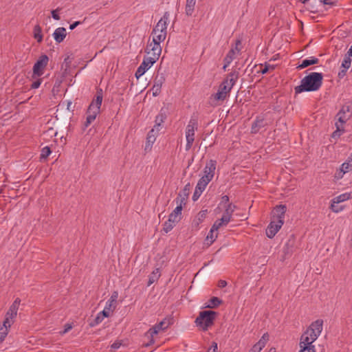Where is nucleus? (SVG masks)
Listing matches in <instances>:
<instances>
[{"label": "nucleus", "instance_id": "nucleus-16", "mask_svg": "<svg viewBox=\"0 0 352 352\" xmlns=\"http://www.w3.org/2000/svg\"><path fill=\"white\" fill-rule=\"evenodd\" d=\"M102 102V90L101 89L97 90L95 98L92 100L89 104L88 109L90 111L95 110L100 112V106Z\"/></svg>", "mask_w": 352, "mask_h": 352}, {"label": "nucleus", "instance_id": "nucleus-17", "mask_svg": "<svg viewBox=\"0 0 352 352\" xmlns=\"http://www.w3.org/2000/svg\"><path fill=\"white\" fill-rule=\"evenodd\" d=\"M184 199H181L179 204H177V207L173 210V211L169 214L168 218L171 220V221H175L177 223L182 219V203Z\"/></svg>", "mask_w": 352, "mask_h": 352}, {"label": "nucleus", "instance_id": "nucleus-11", "mask_svg": "<svg viewBox=\"0 0 352 352\" xmlns=\"http://www.w3.org/2000/svg\"><path fill=\"white\" fill-rule=\"evenodd\" d=\"M283 225V221L281 220H272L268 225L266 229V235L268 238L272 239L276 234L279 231Z\"/></svg>", "mask_w": 352, "mask_h": 352}, {"label": "nucleus", "instance_id": "nucleus-39", "mask_svg": "<svg viewBox=\"0 0 352 352\" xmlns=\"http://www.w3.org/2000/svg\"><path fill=\"white\" fill-rule=\"evenodd\" d=\"M8 324H6L5 326L3 324L0 327V343L3 342L6 337V336L8 333Z\"/></svg>", "mask_w": 352, "mask_h": 352}, {"label": "nucleus", "instance_id": "nucleus-63", "mask_svg": "<svg viewBox=\"0 0 352 352\" xmlns=\"http://www.w3.org/2000/svg\"><path fill=\"white\" fill-rule=\"evenodd\" d=\"M346 161L351 164H352V153L351 155L348 157Z\"/></svg>", "mask_w": 352, "mask_h": 352}, {"label": "nucleus", "instance_id": "nucleus-53", "mask_svg": "<svg viewBox=\"0 0 352 352\" xmlns=\"http://www.w3.org/2000/svg\"><path fill=\"white\" fill-rule=\"evenodd\" d=\"M336 198L340 199V198H352V192H346L342 195H340L337 196Z\"/></svg>", "mask_w": 352, "mask_h": 352}, {"label": "nucleus", "instance_id": "nucleus-35", "mask_svg": "<svg viewBox=\"0 0 352 352\" xmlns=\"http://www.w3.org/2000/svg\"><path fill=\"white\" fill-rule=\"evenodd\" d=\"M160 270L158 268H157L155 270H154L152 272L151 275L149 276L147 285L150 286L153 283L157 281L158 280V278H160Z\"/></svg>", "mask_w": 352, "mask_h": 352}, {"label": "nucleus", "instance_id": "nucleus-58", "mask_svg": "<svg viewBox=\"0 0 352 352\" xmlns=\"http://www.w3.org/2000/svg\"><path fill=\"white\" fill-rule=\"evenodd\" d=\"M80 23H81L80 21H75L74 23H73L72 24L70 25L69 29L73 30L74 29H75Z\"/></svg>", "mask_w": 352, "mask_h": 352}, {"label": "nucleus", "instance_id": "nucleus-44", "mask_svg": "<svg viewBox=\"0 0 352 352\" xmlns=\"http://www.w3.org/2000/svg\"><path fill=\"white\" fill-rule=\"evenodd\" d=\"M190 190V185L189 184H188L185 186L184 188L183 189L182 193L179 194V196L181 197L182 196L188 197L189 195Z\"/></svg>", "mask_w": 352, "mask_h": 352}, {"label": "nucleus", "instance_id": "nucleus-56", "mask_svg": "<svg viewBox=\"0 0 352 352\" xmlns=\"http://www.w3.org/2000/svg\"><path fill=\"white\" fill-rule=\"evenodd\" d=\"M226 285H227V282L224 280H220L218 282V287L220 288H223V287H226Z\"/></svg>", "mask_w": 352, "mask_h": 352}, {"label": "nucleus", "instance_id": "nucleus-8", "mask_svg": "<svg viewBox=\"0 0 352 352\" xmlns=\"http://www.w3.org/2000/svg\"><path fill=\"white\" fill-rule=\"evenodd\" d=\"M49 58L47 55H41L33 66L32 78H38L44 74V70L47 65Z\"/></svg>", "mask_w": 352, "mask_h": 352}, {"label": "nucleus", "instance_id": "nucleus-46", "mask_svg": "<svg viewBox=\"0 0 352 352\" xmlns=\"http://www.w3.org/2000/svg\"><path fill=\"white\" fill-rule=\"evenodd\" d=\"M275 68L274 65H265V67L261 70V74H264L268 72L270 70H274Z\"/></svg>", "mask_w": 352, "mask_h": 352}, {"label": "nucleus", "instance_id": "nucleus-50", "mask_svg": "<svg viewBox=\"0 0 352 352\" xmlns=\"http://www.w3.org/2000/svg\"><path fill=\"white\" fill-rule=\"evenodd\" d=\"M320 3L324 5L335 6L337 3V0H320Z\"/></svg>", "mask_w": 352, "mask_h": 352}, {"label": "nucleus", "instance_id": "nucleus-2", "mask_svg": "<svg viewBox=\"0 0 352 352\" xmlns=\"http://www.w3.org/2000/svg\"><path fill=\"white\" fill-rule=\"evenodd\" d=\"M323 75L322 73L312 72L305 76L300 81V85L294 89L296 94L304 91H316L322 84Z\"/></svg>", "mask_w": 352, "mask_h": 352}, {"label": "nucleus", "instance_id": "nucleus-59", "mask_svg": "<svg viewBox=\"0 0 352 352\" xmlns=\"http://www.w3.org/2000/svg\"><path fill=\"white\" fill-rule=\"evenodd\" d=\"M157 132L155 129H152L148 133L147 136H154L156 138Z\"/></svg>", "mask_w": 352, "mask_h": 352}, {"label": "nucleus", "instance_id": "nucleus-64", "mask_svg": "<svg viewBox=\"0 0 352 352\" xmlns=\"http://www.w3.org/2000/svg\"><path fill=\"white\" fill-rule=\"evenodd\" d=\"M268 352H276V350L275 348L272 347V348L270 349Z\"/></svg>", "mask_w": 352, "mask_h": 352}, {"label": "nucleus", "instance_id": "nucleus-1", "mask_svg": "<svg viewBox=\"0 0 352 352\" xmlns=\"http://www.w3.org/2000/svg\"><path fill=\"white\" fill-rule=\"evenodd\" d=\"M323 320L321 319L313 322L300 338L298 352H316L313 343L317 340L322 331Z\"/></svg>", "mask_w": 352, "mask_h": 352}, {"label": "nucleus", "instance_id": "nucleus-4", "mask_svg": "<svg viewBox=\"0 0 352 352\" xmlns=\"http://www.w3.org/2000/svg\"><path fill=\"white\" fill-rule=\"evenodd\" d=\"M230 199H225L219 204L217 210L223 211V215L221 219H218L216 221H219L222 226L228 225L230 221L232 215L236 208V206L230 203Z\"/></svg>", "mask_w": 352, "mask_h": 352}, {"label": "nucleus", "instance_id": "nucleus-9", "mask_svg": "<svg viewBox=\"0 0 352 352\" xmlns=\"http://www.w3.org/2000/svg\"><path fill=\"white\" fill-rule=\"evenodd\" d=\"M146 52L148 55L146 57L149 60L153 61V63H155L159 59L162 52L160 42L153 41V43H151L147 46Z\"/></svg>", "mask_w": 352, "mask_h": 352}, {"label": "nucleus", "instance_id": "nucleus-36", "mask_svg": "<svg viewBox=\"0 0 352 352\" xmlns=\"http://www.w3.org/2000/svg\"><path fill=\"white\" fill-rule=\"evenodd\" d=\"M165 80L164 74L163 73H159L158 72L154 78V84L162 87L165 82Z\"/></svg>", "mask_w": 352, "mask_h": 352}, {"label": "nucleus", "instance_id": "nucleus-22", "mask_svg": "<svg viewBox=\"0 0 352 352\" xmlns=\"http://www.w3.org/2000/svg\"><path fill=\"white\" fill-rule=\"evenodd\" d=\"M267 123L263 118L258 117L252 124L251 133H257L259 130L266 126Z\"/></svg>", "mask_w": 352, "mask_h": 352}, {"label": "nucleus", "instance_id": "nucleus-32", "mask_svg": "<svg viewBox=\"0 0 352 352\" xmlns=\"http://www.w3.org/2000/svg\"><path fill=\"white\" fill-rule=\"evenodd\" d=\"M195 3L196 0H186V4L185 8L186 15L191 16L192 14Z\"/></svg>", "mask_w": 352, "mask_h": 352}, {"label": "nucleus", "instance_id": "nucleus-5", "mask_svg": "<svg viewBox=\"0 0 352 352\" xmlns=\"http://www.w3.org/2000/svg\"><path fill=\"white\" fill-rule=\"evenodd\" d=\"M217 315V313L214 311H201L195 320V323L197 326L201 327L202 330L206 331L213 324Z\"/></svg>", "mask_w": 352, "mask_h": 352}, {"label": "nucleus", "instance_id": "nucleus-26", "mask_svg": "<svg viewBox=\"0 0 352 352\" xmlns=\"http://www.w3.org/2000/svg\"><path fill=\"white\" fill-rule=\"evenodd\" d=\"M319 62V60L318 58H316V57H314V56H311L308 59H305L302 61L301 64H300L298 67H297V69H304V68H306L311 65H315V64H318Z\"/></svg>", "mask_w": 352, "mask_h": 352}, {"label": "nucleus", "instance_id": "nucleus-30", "mask_svg": "<svg viewBox=\"0 0 352 352\" xmlns=\"http://www.w3.org/2000/svg\"><path fill=\"white\" fill-rule=\"evenodd\" d=\"M235 54H236L235 50L231 49L230 50H229L228 53L227 54V55L226 56V57L224 58V60H223V62H224V65L223 67V70L226 71L227 67H228L229 65L234 60Z\"/></svg>", "mask_w": 352, "mask_h": 352}, {"label": "nucleus", "instance_id": "nucleus-15", "mask_svg": "<svg viewBox=\"0 0 352 352\" xmlns=\"http://www.w3.org/2000/svg\"><path fill=\"white\" fill-rule=\"evenodd\" d=\"M287 211V207L285 205H278L274 207L272 210V218L274 220L278 221L281 220L284 222L285 214Z\"/></svg>", "mask_w": 352, "mask_h": 352}, {"label": "nucleus", "instance_id": "nucleus-43", "mask_svg": "<svg viewBox=\"0 0 352 352\" xmlns=\"http://www.w3.org/2000/svg\"><path fill=\"white\" fill-rule=\"evenodd\" d=\"M104 318L103 316L98 314L96 318L94 320V321L90 323V326L94 327L100 324V322H102Z\"/></svg>", "mask_w": 352, "mask_h": 352}, {"label": "nucleus", "instance_id": "nucleus-51", "mask_svg": "<svg viewBox=\"0 0 352 352\" xmlns=\"http://www.w3.org/2000/svg\"><path fill=\"white\" fill-rule=\"evenodd\" d=\"M217 350H218L217 343L213 342L211 347L208 349V351L207 352H218Z\"/></svg>", "mask_w": 352, "mask_h": 352}, {"label": "nucleus", "instance_id": "nucleus-10", "mask_svg": "<svg viewBox=\"0 0 352 352\" xmlns=\"http://www.w3.org/2000/svg\"><path fill=\"white\" fill-rule=\"evenodd\" d=\"M170 324V319L167 320L166 318H164L160 322L156 324L154 327L149 329V330L146 333V336L153 338L155 335L157 334L160 330L166 329Z\"/></svg>", "mask_w": 352, "mask_h": 352}, {"label": "nucleus", "instance_id": "nucleus-42", "mask_svg": "<svg viewBox=\"0 0 352 352\" xmlns=\"http://www.w3.org/2000/svg\"><path fill=\"white\" fill-rule=\"evenodd\" d=\"M51 153L50 147L45 146L41 150V158H47Z\"/></svg>", "mask_w": 352, "mask_h": 352}, {"label": "nucleus", "instance_id": "nucleus-41", "mask_svg": "<svg viewBox=\"0 0 352 352\" xmlns=\"http://www.w3.org/2000/svg\"><path fill=\"white\" fill-rule=\"evenodd\" d=\"M351 65V57L345 55L341 65V68L349 69Z\"/></svg>", "mask_w": 352, "mask_h": 352}, {"label": "nucleus", "instance_id": "nucleus-18", "mask_svg": "<svg viewBox=\"0 0 352 352\" xmlns=\"http://www.w3.org/2000/svg\"><path fill=\"white\" fill-rule=\"evenodd\" d=\"M222 226L219 223V221H214L209 233L206 236V241H209V245H211L217 238L218 234L216 232Z\"/></svg>", "mask_w": 352, "mask_h": 352}, {"label": "nucleus", "instance_id": "nucleus-48", "mask_svg": "<svg viewBox=\"0 0 352 352\" xmlns=\"http://www.w3.org/2000/svg\"><path fill=\"white\" fill-rule=\"evenodd\" d=\"M41 82H42V79L41 78H38L36 79L35 81H34L32 85H31V88L32 89H37L40 87L41 84Z\"/></svg>", "mask_w": 352, "mask_h": 352}, {"label": "nucleus", "instance_id": "nucleus-34", "mask_svg": "<svg viewBox=\"0 0 352 352\" xmlns=\"http://www.w3.org/2000/svg\"><path fill=\"white\" fill-rule=\"evenodd\" d=\"M177 223L175 221H171V220L168 218L167 221H166L163 224V231L165 233H168L173 230V228L176 226Z\"/></svg>", "mask_w": 352, "mask_h": 352}, {"label": "nucleus", "instance_id": "nucleus-20", "mask_svg": "<svg viewBox=\"0 0 352 352\" xmlns=\"http://www.w3.org/2000/svg\"><path fill=\"white\" fill-rule=\"evenodd\" d=\"M269 340V335L267 333H264L261 338L256 342L252 348L250 349V351L253 352H260L263 348L265 347L266 342Z\"/></svg>", "mask_w": 352, "mask_h": 352}, {"label": "nucleus", "instance_id": "nucleus-61", "mask_svg": "<svg viewBox=\"0 0 352 352\" xmlns=\"http://www.w3.org/2000/svg\"><path fill=\"white\" fill-rule=\"evenodd\" d=\"M284 252H285V254H289V244L287 243L285 245V247L284 248Z\"/></svg>", "mask_w": 352, "mask_h": 352}, {"label": "nucleus", "instance_id": "nucleus-6", "mask_svg": "<svg viewBox=\"0 0 352 352\" xmlns=\"http://www.w3.org/2000/svg\"><path fill=\"white\" fill-rule=\"evenodd\" d=\"M198 127V120L196 116H192L190 118V121L186 126V150L189 151L194 142L195 138V131L197 129Z\"/></svg>", "mask_w": 352, "mask_h": 352}, {"label": "nucleus", "instance_id": "nucleus-14", "mask_svg": "<svg viewBox=\"0 0 352 352\" xmlns=\"http://www.w3.org/2000/svg\"><path fill=\"white\" fill-rule=\"evenodd\" d=\"M153 61L149 60L146 57H144L142 63L137 69L135 76L138 79L141 77L148 69L153 65Z\"/></svg>", "mask_w": 352, "mask_h": 352}, {"label": "nucleus", "instance_id": "nucleus-60", "mask_svg": "<svg viewBox=\"0 0 352 352\" xmlns=\"http://www.w3.org/2000/svg\"><path fill=\"white\" fill-rule=\"evenodd\" d=\"M241 43V41L240 40H237L236 41V46H235V48L234 50H235V52L237 51L238 52L240 51V49L238 48V46L240 45Z\"/></svg>", "mask_w": 352, "mask_h": 352}, {"label": "nucleus", "instance_id": "nucleus-13", "mask_svg": "<svg viewBox=\"0 0 352 352\" xmlns=\"http://www.w3.org/2000/svg\"><path fill=\"white\" fill-rule=\"evenodd\" d=\"M216 164L217 162L215 160H210L209 162H208L204 168V175L201 177L210 182L214 175Z\"/></svg>", "mask_w": 352, "mask_h": 352}, {"label": "nucleus", "instance_id": "nucleus-49", "mask_svg": "<svg viewBox=\"0 0 352 352\" xmlns=\"http://www.w3.org/2000/svg\"><path fill=\"white\" fill-rule=\"evenodd\" d=\"M207 212H208L207 210L200 211L198 214L199 221H203L206 218Z\"/></svg>", "mask_w": 352, "mask_h": 352}, {"label": "nucleus", "instance_id": "nucleus-54", "mask_svg": "<svg viewBox=\"0 0 352 352\" xmlns=\"http://www.w3.org/2000/svg\"><path fill=\"white\" fill-rule=\"evenodd\" d=\"M347 69H348L341 68V69L338 72V75L339 78H342L346 76Z\"/></svg>", "mask_w": 352, "mask_h": 352}, {"label": "nucleus", "instance_id": "nucleus-7", "mask_svg": "<svg viewBox=\"0 0 352 352\" xmlns=\"http://www.w3.org/2000/svg\"><path fill=\"white\" fill-rule=\"evenodd\" d=\"M352 116V102H348L344 104L336 116V122L344 126V124Z\"/></svg>", "mask_w": 352, "mask_h": 352}, {"label": "nucleus", "instance_id": "nucleus-62", "mask_svg": "<svg viewBox=\"0 0 352 352\" xmlns=\"http://www.w3.org/2000/svg\"><path fill=\"white\" fill-rule=\"evenodd\" d=\"M350 57H352V45L349 48V51L347 52V54H346Z\"/></svg>", "mask_w": 352, "mask_h": 352}, {"label": "nucleus", "instance_id": "nucleus-21", "mask_svg": "<svg viewBox=\"0 0 352 352\" xmlns=\"http://www.w3.org/2000/svg\"><path fill=\"white\" fill-rule=\"evenodd\" d=\"M18 309H15L14 307H10L8 311L6 314V318L3 321V325L8 324V327H10L13 323L12 319L14 318L17 315Z\"/></svg>", "mask_w": 352, "mask_h": 352}, {"label": "nucleus", "instance_id": "nucleus-37", "mask_svg": "<svg viewBox=\"0 0 352 352\" xmlns=\"http://www.w3.org/2000/svg\"><path fill=\"white\" fill-rule=\"evenodd\" d=\"M336 130L332 133L331 137L333 138H339L341 134L344 131V126L339 124L338 122H336Z\"/></svg>", "mask_w": 352, "mask_h": 352}, {"label": "nucleus", "instance_id": "nucleus-31", "mask_svg": "<svg viewBox=\"0 0 352 352\" xmlns=\"http://www.w3.org/2000/svg\"><path fill=\"white\" fill-rule=\"evenodd\" d=\"M87 116L86 118V122H85V126L87 127L91 123L95 120L97 115L99 113V111L91 110L90 111L89 109H87Z\"/></svg>", "mask_w": 352, "mask_h": 352}, {"label": "nucleus", "instance_id": "nucleus-25", "mask_svg": "<svg viewBox=\"0 0 352 352\" xmlns=\"http://www.w3.org/2000/svg\"><path fill=\"white\" fill-rule=\"evenodd\" d=\"M351 170H352V164L346 161L342 164L340 170L336 173V177L337 178H342L344 173H349Z\"/></svg>", "mask_w": 352, "mask_h": 352}, {"label": "nucleus", "instance_id": "nucleus-29", "mask_svg": "<svg viewBox=\"0 0 352 352\" xmlns=\"http://www.w3.org/2000/svg\"><path fill=\"white\" fill-rule=\"evenodd\" d=\"M345 200L346 199H337L336 201H333L330 206L332 211L336 213L342 211L345 208V206L342 204V202Z\"/></svg>", "mask_w": 352, "mask_h": 352}, {"label": "nucleus", "instance_id": "nucleus-45", "mask_svg": "<svg viewBox=\"0 0 352 352\" xmlns=\"http://www.w3.org/2000/svg\"><path fill=\"white\" fill-rule=\"evenodd\" d=\"M161 88L162 87L153 84V86L152 87L153 95L154 96H158L161 91Z\"/></svg>", "mask_w": 352, "mask_h": 352}, {"label": "nucleus", "instance_id": "nucleus-57", "mask_svg": "<svg viewBox=\"0 0 352 352\" xmlns=\"http://www.w3.org/2000/svg\"><path fill=\"white\" fill-rule=\"evenodd\" d=\"M121 343L120 342H115L111 344V348L113 349H118L120 347Z\"/></svg>", "mask_w": 352, "mask_h": 352}, {"label": "nucleus", "instance_id": "nucleus-33", "mask_svg": "<svg viewBox=\"0 0 352 352\" xmlns=\"http://www.w3.org/2000/svg\"><path fill=\"white\" fill-rule=\"evenodd\" d=\"M34 38L36 39L38 43H41L43 41L42 29L39 25L34 26L33 30Z\"/></svg>", "mask_w": 352, "mask_h": 352}, {"label": "nucleus", "instance_id": "nucleus-28", "mask_svg": "<svg viewBox=\"0 0 352 352\" xmlns=\"http://www.w3.org/2000/svg\"><path fill=\"white\" fill-rule=\"evenodd\" d=\"M118 298V292L117 291H114L109 300L106 302L107 309H115L117 305V299Z\"/></svg>", "mask_w": 352, "mask_h": 352}, {"label": "nucleus", "instance_id": "nucleus-55", "mask_svg": "<svg viewBox=\"0 0 352 352\" xmlns=\"http://www.w3.org/2000/svg\"><path fill=\"white\" fill-rule=\"evenodd\" d=\"M20 302H21V300L19 298H17L14 300L13 303L11 305V307H14L15 309H18Z\"/></svg>", "mask_w": 352, "mask_h": 352}, {"label": "nucleus", "instance_id": "nucleus-19", "mask_svg": "<svg viewBox=\"0 0 352 352\" xmlns=\"http://www.w3.org/2000/svg\"><path fill=\"white\" fill-rule=\"evenodd\" d=\"M209 182L210 181L206 180L205 179L201 177L198 181L192 198H199Z\"/></svg>", "mask_w": 352, "mask_h": 352}, {"label": "nucleus", "instance_id": "nucleus-47", "mask_svg": "<svg viewBox=\"0 0 352 352\" xmlns=\"http://www.w3.org/2000/svg\"><path fill=\"white\" fill-rule=\"evenodd\" d=\"M113 311V310L112 309H107V306L105 305V307L103 309V311H100L99 314L104 318H107L109 316L110 311Z\"/></svg>", "mask_w": 352, "mask_h": 352}, {"label": "nucleus", "instance_id": "nucleus-24", "mask_svg": "<svg viewBox=\"0 0 352 352\" xmlns=\"http://www.w3.org/2000/svg\"><path fill=\"white\" fill-rule=\"evenodd\" d=\"M238 78L239 72L236 71H233L230 72L223 80L224 84H227L228 86L232 88Z\"/></svg>", "mask_w": 352, "mask_h": 352}, {"label": "nucleus", "instance_id": "nucleus-40", "mask_svg": "<svg viewBox=\"0 0 352 352\" xmlns=\"http://www.w3.org/2000/svg\"><path fill=\"white\" fill-rule=\"evenodd\" d=\"M210 304L207 306L209 308H215L222 303V300L217 297H212L210 300Z\"/></svg>", "mask_w": 352, "mask_h": 352}, {"label": "nucleus", "instance_id": "nucleus-38", "mask_svg": "<svg viewBox=\"0 0 352 352\" xmlns=\"http://www.w3.org/2000/svg\"><path fill=\"white\" fill-rule=\"evenodd\" d=\"M155 137L154 136H147L146 137V142L145 144V148L144 150L146 151H150L151 150L152 146L153 143L155 141Z\"/></svg>", "mask_w": 352, "mask_h": 352}, {"label": "nucleus", "instance_id": "nucleus-3", "mask_svg": "<svg viewBox=\"0 0 352 352\" xmlns=\"http://www.w3.org/2000/svg\"><path fill=\"white\" fill-rule=\"evenodd\" d=\"M170 14L165 12L163 16L158 21L152 30L153 41L162 42L167 34V26L169 22Z\"/></svg>", "mask_w": 352, "mask_h": 352}, {"label": "nucleus", "instance_id": "nucleus-27", "mask_svg": "<svg viewBox=\"0 0 352 352\" xmlns=\"http://www.w3.org/2000/svg\"><path fill=\"white\" fill-rule=\"evenodd\" d=\"M166 118V110L164 108H162L158 115L155 117V124L154 127H158L161 126V124L164 122Z\"/></svg>", "mask_w": 352, "mask_h": 352}, {"label": "nucleus", "instance_id": "nucleus-23", "mask_svg": "<svg viewBox=\"0 0 352 352\" xmlns=\"http://www.w3.org/2000/svg\"><path fill=\"white\" fill-rule=\"evenodd\" d=\"M67 36L66 29L65 28H58L53 33L55 41L58 43L63 42Z\"/></svg>", "mask_w": 352, "mask_h": 352}, {"label": "nucleus", "instance_id": "nucleus-52", "mask_svg": "<svg viewBox=\"0 0 352 352\" xmlns=\"http://www.w3.org/2000/svg\"><path fill=\"white\" fill-rule=\"evenodd\" d=\"M60 10V8H57L56 10H54L52 11V16L53 17L54 19L55 20H59L60 19V16L59 15L57 14V12Z\"/></svg>", "mask_w": 352, "mask_h": 352}, {"label": "nucleus", "instance_id": "nucleus-12", "mask_svg": "<svg viewBox=\"0 0 352 352\" xmlns=\"http://www.w3.org/2000/svg\"><path fill=\"white\" fill-rule=\"evenodd\" d=\"M232 88L227 84H224V81L219 85L218 91L212 95L215 100H224L229 95Z\"/></svg>", "mask_w": 352, "mask_h": 352}]
</instances>
